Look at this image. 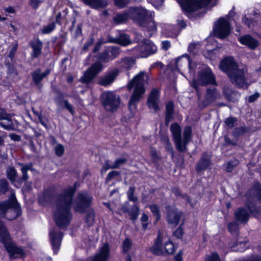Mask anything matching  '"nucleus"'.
Segmentation results:
<instances>
[{
    "label": "nucleus",
    "instance_id": "obj_1",
    "mask_svg": "<svg viewBox=\"0 0 261 261\" xmlns=\"http://www.w3.org/2000/svg\"><path fill=\"white\" fill-rule=\"evenodd\" d=\"M153 13L143 8H131L128 12L117 14L114 17L117 24L125 22L129 17L142 27L145 28L148 32V36H151L156 31V26L152 20Z\"/></svg>",
    "mask_w": 261,
    "mask_h": 261
},
{
    "label": "nucleus",
    "instance_id": "obj_2",
    "mask_svg": "<svg viewBox=\"0 0 261 261\" xmlns=\"http://www.w3.org/2000/svg\"><path fill=\"white\" fill-rule=\"evenodd\" d=\"M74 192L73 187L68 188L63 191L57 200L54 216L56 223L59 227L67 226L71 220L70 209Z\"/></svg>",
    "mask_w": 261,
    "mask_h": 261
},
{
    "label": "nucleus",
    "instance_id": "obj_3",
    "mask_svg": "<svg viewBox=\"0 0 261 261\" xmlns=\"http://www.w3.org/2000/svg\"><path fill=\"white\" fill-rule=\"evenodd\" d=\"M149 75L145 72H140L130 81L127 84L128 90L134 88V92L129 101L128 108L134 113L137 109V104L145 91L144 84L148 81Z\"/></svg>",
    "mask_w": 261,
    "mask_h": 261
},
{
    "label": "nucleus",
    "instance_id": "obj_4",
    "mask_svg": "<svg viewBox=\"0 0 261 261\" xmlns=\"http://www.w3.org/2000/svg\"><path fill=\"white\" fill-rule=\"evenodd\" d=\"M221 69L226 73L231 83L239 87H247L244 72L242 69H239L237 63L232 57L224 59L220 62Z\"/></svg>",
    "mask_w": 261,
    "mask_h": 261
},
{
    "label": "nucleus",
    "instance_id": "obj_5",
    "mask_svg": "<svg viewBox=\"0 0 261 261\" xmlns=\"http://www.w3.org/2000/svg\"><path fill=\"white\" fill-rule=\"evenodd\" d=\"M116 50L113 47H109L105 49L101 53L98 55L97 60L87 70L81 78V81L83 83H89L103 69V66L100 62L107 63L113 60L116 58V56L113 54Z\"/></svg>",
    "mask_w": 261,
    "mask_h": 261
},
{
    "label": "nucleus",
    "instance_id": "obj_6",
    "mask_svg": "<svg viewBox=\"0 0 261 261\" xmlns=\"http://www.w3.org/2000/svg\"><path fill=\"white\" fill-rule=\"evenodd\" d=\"M173 141L176 149L180 152H184L187 150V146L192 139V128L191 126L185 127L182 139L181 129L177 123H173L170 126Z\"/></svg>",
    "mask_w": 261,
    "mask_h": 261
},
{
    "label": "nucleus",
    "instance_id": "obj_7",
    "mask_svg": "<svg viewBox=\"0 0 261 261\" xmlns=\"http://www.w3.org/2000/svg\"><path fill=\"white\" fill-rule=\"evenodd\" d=\"M150 250L152 253L156 255L171 254L174 251V246L167 234L160 231Z\"/></svg>",
    "mask_w": 261,
    "mask_h": 261
},
{
    "label": "nucleus",
    "instance_id": "obj_8",
    "mask_svg": "<svg viewBox=\"0 0 261 261\" xmlns=\"http://www.w3.org/2000/svg\"><path fill=\"white\" fill-rule=\"evenodd\" d=\"M0 241L4 245L11 258H16V247L11 241L10 235L3 222L0 219Z\"/></svg>",
    "mask_w": 261,
    "mask_h": 261
},
{
    "label": "nucleus",
    "instance_id": "obj_9",
    "mask_svg": "<svg viewBox=\"0 0 261 261\" xmlns=\"http://www.w3.org/2000/svg\"><path fill=\"white\" fill-rule=\"evenodd\" d=\"M101 101L105 109L111 112L116 111L120 103L119 96L112 91L104 92L101 96Z\"/></svg>",
    "mask_w": 261,
    "mask_h": 261
},
{
    "label": "nucleus",
    "instance_id": "obj_10",
    "mask_svg": "<svg viewBox=\"0 0 261 261\" xmlns=\"http://www.w3.org/2000/svg\"><path fill=\"white\" fill-rule=\"evenodd\" d=\"M197 84L202 86L209 84L217 85L214 75L210 68L204 66L201 69L198 73L197 82H193L192 86L197 89Z\"/></svg>",
    "mask_w": 261,
    "mask_h": 261
},
{
    "label": "nucleus",
    "instance_id": "obj_11",
    "mask_svg": "<svg viewBox=\"0 0 261 261\" xmlns=\"http://www.w3.org/2000/svg\"><path fill=\"white\" fill-rule=\"evenodd\" d=\"M92 200L91 196L87 192H82L79 193L73 203V208L77 212L84 213L90 207Z\"/></svg>",
    "mask_w": 261,
    "mask_h": 261
},
{
    "label": "nucleus",
    "instance_id": "obj_12",
    "mask_svg": "<svg viewBox=\"0 0 261 261\" xmlns=\"http://www.w3.org/2000/svg\"><path fill=\"white\" fill-rule=\"evenodd\" d=\"M230 28L229 22L224 18H220L215 24L214 32L215 35L220 39L226 38L229 34Z\"/></svg>",
    "mask_w": 261,
    "mask_h": 261
},
{
    "label": "nucleus",
    "instance_id": "obj_13",
    "mask_svg": "<svg viewBox=\"0 0 261 261\" xmlns=\"http://www.w3.org/2000/svg\"><path fill=\"white\" fill-rule=\"evenodd\" d=\"M212 0H179L183 10L187 12L196 11L210 4Z\"/></svg>",
    "mask_w": 261,
    "mask_h": 261
},
{
    "label": "nucleus",
    "instance_id": "obj_14",
    "mask_svg": "<svg viewBox=\"0 0 261 261\" xmlns=\"http://www.w3.org/2000/svg\"><path fill=\"white\" fill-rule=\"evenodd\" d=\"M135 50L138 57L145 58L155 53L157 48L150 40H145L142 42L141 45L135 47Z\"/></svg>",
    "mask_w": 261,
    "mask_h": 261
},
{
    "label": "nucleus",
    "instance_id": "obj_15",
    "mask_svg": "<svg viewBox=\"0 0 261 261\" xmlns=\"http://www.w3.org/2000/svg\"><path fill=\"white\" fill-rule=\"evenodd\" d=\"M12 207L15 210L16 207V199L15 198V191L13 190L11 191V195L7 200L0 202V215H4V217H6L9 220H12L16 217V214H15L14 216L9 218L7 216V214H8V210L9 208Z\"/></svg>",
    "mask_w": 261,
    "mask_h": 261
},
{
    "label": "nucleus",
    "instance_id": "obj_16",
    "mask_svg": "<svg viewBox=\"0 0 261 261\" xmlns=\"http://www.w3.org/2000/svg\"><path fill=\"white\" fill-rule=\"evenodd\" d=\"M248 210L246 208H239L235 213V216L237 220L241 222H246L248 220L249 213H253L255 208L253 206V204L250 205L247 204Z\"/></svg>",
    "mask_w": 261,
    "mask_h": 261
},
{
    "label": "nucleus",
    "instance_id": "obj_17",
    "mask_svg": "<svg viewBox=\"0 0 261 261\" xmlns=\"http://www.w3.org/2000/svg\"><path fill=\"white\" fill-rule=\"evenodd\" d=\"M181 214V212L176 207H169L167 209V221L169 223L176 226L179 223Z\"/></svg>",
    "mask_w": 261,
    "mask_h": 261
},
{
    "label": "nucleus",
    "instance_id": "obj_18",
    "mask_svg": "<svg viewBox=\"0 0 261 261\" xmlns=\"http://www.w3.org/2000/svg\"><path fill=\"white\" fill-rule=\"evenodd\" d=\"M119 73V70L115 68L108 73L107 74L99 78L98 84L100 85L107 86L111 85L115 80Z\"/></svg>",
    "mask_w": 261,
    "mask_h": 261
},
{
    "label": "nucleus",
    "instance_id": "obj_19",
    "mask_svg": "<svg viewBox=\"0 0 261 261\" xmlns=\"http://www.w3.org/2000/svg\"><path fill=\"white\" fill-rule=\"evenodd\" d=\"M0 125L6 129H14V125L11 121V116L0 108Z\"/></svg>",
    "mask_w": 261,
    "mask_h": 261
},
{
    "label": "nucleus",
    "instance_id": "obj_20",
    "mask_svg": "<svg viewBox=\"0 0 261 261\" xmlns=\"http://www.w3.org/2000/svg\"><path fill=\"white\" fill-rule=\"evenodd\" d=\"M159 91L156 89H153L148 97L147 103L148 107L156 111L159 109V103L160 102Z\"/></svg>",
    "mask_w": 261,
    "mask_h": 261
},
{
    "label": "nucleus",
    "instance_id": "obj_21",
    "mask_svg": "<svg viewBox=\"0 0 261 261\" xmlns=\"http://www.w3.org/2000/svg\"><path fill=\"white\" fill-rule=\"evenodd\" d=\"M175 65L176 68L178 70H180V67L184 66H188L190 72H191L193 71V73H194V67H195V65L191 62L189 57L187 55H182L178 59H176Z\"/></svg>",
    "mask_w": 261,
    "mask_h": 261
},
{
    "label": "nucleus",
    "instance_id": "obj_22",
    "mask_svg": "<svg viewBox=\"0 0 261 261\" xmlns=\"http://www.w3.org/2000/svg\"><path fill=\"white\" fill-rule=\"evenodd\" d=\"M109 257V246L107 243L100 248L99 252L88 261H107Z\"/></svg>",
    "mask_w": 261,
    "mask_h": 261
},
{
    "label": "nucleus",
    "instance_id": "obj_23",
    "mask_svg": "<svg viewBox=\"0 0 261 261\" xmlns=\"http://www.w3.org/2000/svg\"><path fill=\"white\" fill-rule=\"evenodd\" d=\"M220 98V94L218 92L215 87L212 88H207L205 95V99L203 101V105L206 106L217 99Z\"/></svg>",
    "mask_w": 261,
    "mask_h": 261
},
{
    "label": "nucleus",
    "instance_id": "obj_24",
    "mask_svg": "<svg viewBox=\"0 0 261 261\" xmlns=\"http://www.w3.org/2000/svg\"><path fill=\"white\" fill-rule=\"evenodd\" d=\"M49 236L54 253H57L60 247L62 234L61 232H56L53 230L50 231Z\"/></svg>",
    "mask_w": 261,
    "mask_h": 261
},
{
    "label": "nucleus",
    "instance_id": "obj_25",
    "mask_svg": "<svg viewBox=\"0 0 261 261\" xmlns=\"http://www.w3.org/2000/svg\"><path fill=\"white\" fill-rule=\"evenodd\" d=\"M136 64V60L132 57H125L117 62V65L120 70L130 69Z\"/></svg>",
    "mask_w": 261,
    "mask_h": 261
},
{
    "label": "nucleus",
    "instance_id": "obj_26",
    "mask_svg": "<svg viewBox=\"0 0 261 261\" xmlns=\"http://www.w3.org/2000/svg\"><path fill=\"white\" fill-rule=\"evenodd\" d=\"M31 46L32 48V57L34 58L38 57L42 51L43 47L42 41L38 39H34L31 42Z\"/></svg>",
    "mask_w": 261,
    "mask_h": 261
},
{
    "label": "nucleus",
    "instance_id": "obj_27",
    "mask_svg": "<svg viewBox=\"0 0 261 261\" xmlns=\"http://www.w3.org/2000/svg\"><path fill=\"white\" fill-rule=\"evenodd\" d=\"M239 41L242 44L246 45L253 49L255 48L258 44V41L250 35H245L240 37Z\"/></svg>",
    "mask_w": 261,
    "mask_h": 261
},
{
    "label": "nucleus",
    "instance_id": "obj_28",
    "mask_svg": "<svg viewBox=\"0 0 261 261\" xmlns=\"http://www.w3.org/2000/svg\"><path fill=\"white\" fill-rule=\"evenodd\" d=\"M247 241H235L230 243L229 246L232 251L243 252L247 247Z\"/></svg>",
    "mask_w": 261,
    "mask_h": 261
},
{
    "label": "nucleus",
    "instance_id": "obj_29",
    "mask_svg": "<svg viewBox=\"0 0 261 261\" xmlns=\"http://www.w3.org/2000/svg\"><path fill=\"white\" fill-rule=\"evenodd\" d=\"M50 73V70L47 69L43 73L41 72L40 69H37L32 73L33 80L37 86L39 85L40 82Z\"/></svg>",
    "mask_w": 261,
    "mask_h": 261
},
{
    "label": "nucleus",
    "instance_id": "obj_30",
    "mask_svg": "<svg viewBox=\"0 0 261 261\" xmlns=\"http://www.w3.org/2000/svg\"><path fill=\"white\" fill-rule=\"evenodd\" d=\"M112 42H116L122 45L125 46L130 42L129 37L127 35L123 33H120L119 37L114 39Z\"/></svg>",
    "mask_w": 261,
    "mask_h": 261
},
{
    "label": "nucleus",
    "instance_id": "obj_31",
    "mask_svg": "<svg viewBox=\"0 0 261 261\" xmlns=\"http://www.w3.org/2000/svg\"><path fill=\"white\" fill-rule=\"evenodd\" d=\"M173 103L170 101L166 106V123L168 124L172 118Z\"/></svg>",
    "mask_w": 261,
    "mask_h": 261
},
{
    "label": "nucleus",
    "instance_id": "obj_32",
    "mask_svg": "<svg viewBox=\"0 0 261 261\" xmlns=\"http://www.w3.org/2000/svg\"><path fill=\"white\" fill-rule=\"evenodd\" d=\"M223 92L226 98L230 101L234 100V97L237 98L239 96L238 93L232 91L228 87H225L223 89Z\"/></svg>",
    "mask_w": 261,
    "mask_h": 261
},
{
    "label": "nucleus",
    "instance_id": "obj_33",
    "mask_svg": "<svg viewBox=\"0 0 261 261\" xmlns=\"http://www.w3.org/2000/svg\"><path fill=\"white\" fill-rule=\"evenodd\" d=\"M7 176L12 184L15 186V178L16 176V170L14 167H9L7 169Z\"/></svg>",
    "mask_w": 261,
    "mask_h": 261
},
{
    "label": "nucleus",
    "instance_id": "obj_34",
    "mask_svg": "<svg viewBox=\"0 0 261 261\" xmlns=\"http://www.w3.org/2000/svg\"><path fill=\"white\" fill-rule=\"evenodd\" d=\"M51 196L49 192L44 191L41 193L39 197V202L42 205H45L50 199Z\"/></svg>",
    "mask_w": 261,
    "mask_h": 261
},
{
    "label": "nucleus",
    "instance_id": "obj_35",
    "mask_svg": "<svg viewBox=\"0 0 261 261\" xmlns=\"http://www.w3.org/2000/svg\"><path fill=\"white\" fill-rule=\"evenodd\" d=\"M210 164V161L208 158L202 157L197 165L198 170H201L205 169Z\"/></svg>",
    "mask_w": 261,
    "mask_h": 261
},
{
    "label": "nucleus",
    "instance_id": "obj_36",
    "mask_svg": "<svg viewBox=\"0 0 261 261\" xmlns=\"http://www.w3.org/2000/svg\"><path fill=\"white\" fill-rule=\"evenodd\" d=\"M56 24L55 22H51L46 25H44L41 29V32L43 34H49L51 33L55 29Z\"/></svg>",
    "mask_w": 261,
    "mask_h": 261
},
{
    "label": "nucleus",
    "instance_id": "obj_37",
    "mask_svg": "<svg viewBox=\"0 0 261 261\" xmlns=\"http://www.w3.org/2000/svg\"><path fill=\"white\" fill-rule=\"evenodd\" d=\"M9 190L8 182L6 179L0 180V195L4 194Z\"/></svg>",
    "mask_w": 261,
    "mask_h": 261
},
{
    "label": "nucleus",
    "instance_id": "obj_38",
    "mask_svg": "<svg viewBox=\"0 0 261 261\" xmlns=\"http://www.w3.org/2000/svg\"><path fill=\"white\" fill-rule=\"evenodd\" d=\"M139 214V208L137 205H134L129 212V215L133 220H136Z\"/></svg>",
    "mask_w": 261,
    "mask_h": 261
},
{
    "label": "nucleus",
    "instance_id": "obj_39",
    "mask_svg": "<svg viewBox=\"0 0 261 261\" xmlns=\"http://www.w3.org/2000/svg\"><path fill=\"white\" fill-rule=\"evenodd\" d=\"M127 162V159L125 158H120L117 159L112 164V168L117 169L121 166L124 165Z\"/></svg>",
    "mask_w": 261,
    "mask_h": 261
},
{
    "label": "nucleus",
    "instance_id": "obj_40",
    "mask_svg": "<svg viewBox=\"0 0 261 261\" xmlns=\"http://www.w3.org/2000/svg\"><path fill=\"white\" fill-rule=\"evenodd\" d=\"M135 189L133 187H130L127 192L128 199L132 201L136 202L137 201V198L134 195Z\"/></svg>",
    "mask_w": 261,
    "mask_h": 261
},
{
    "label": "nucleus",
    "instance_id": "obj_41",
    "mask_svg": "<svg viewBox=\"0 0 261 261\" xmlns=\"http://www.w3.org/2000/svg\"><path fill=\"white\" fill-rule=\"evenodd\" d=\"M95 214L93 210H91L87 214L86 216V222L89 225H91L94 220Z\"/></svg>",
    "mask_w": 261,
    "mask_h": 261
},
{
    "label": "nucleus",
    "instance_id": "obj_42",
    "mask_svg": "<svg viewBox=\"0 0 261 261\" xmlns=\"http://www.w3.org/2000/svg\"><path fill=\"white\" fill-rule=\"evenodd\" d=\"M21 166V171L22 173V178L24 180H27L28 178V176L27 175V171L31 169V166L29 165H23L20 164Z\"/></svg>",
    "mask_w": 261,
    "mask_h": 261
},
{
    "label": "nucleus",
    "instance_id": "obj_43",
    "mask_svg": "<svg viewBox=\"0 0 261 261\" xmlns=\"http://www.w3.org/2000/svg\"><path fill=\"white\" fill-rule=\"evenodd\" d=\"M239 228L237 222H232L228 224V229L231 233L237 232Z\"/></svg>",
    "mask_w": 261,
    "mask_h": 261
},
{
    "label": "nucleus",
    "instance_id": "obj_44",
    "mask_svg": "<svg viewBox=\"0 0 261 261\" xmlns=\"http://www.w3.org/2000/svg\"><path fill=\"white\" fill-rule=\"evenodd\" d=\"M238 164L239 161L236 159H234L233 160L229 161L227 164L226 171L227 172H231L232 170L233 167L236 166Z\"/></svg>",
    "mask_w": 261,
    "mask_h": 261
},
{
    "label": "nucleus",
    "instance_id": "obj_45",
    "mask_svg": "<svg viewBox=\"0 0 261 261\" xmlns=\"http://www.w3.org/2000/svg\"><path fill=\"white\" fill-rule=\"evenodd\" d=\"M205 261H220V258L218 253L213 252L206 256Z\"/></svg>",
    "mask_w": 261,
    "mask_h": 261
},
{
    "label": "nucleus",
    "instance_id": "obj_46",
    "mask_svg": "<svg viewBox=\"0 0 261 261\" xmlns=\"http://www.w3.org/2000/svg\"><path fill=\"white\" fill-rule=\"evenodd\" d=\"M55 153L59 156H61L64 152L63 146L60 144H58L55 148Z\"/></svg>",
    "mask_w": 261,
    "mask_h": 261
},
{
    "label": "nucleus",
    "instance_id": "obj_47",
    "mask_svg": "<svg viewBox=\"0 0 261 261\" xmlns=\"http://www.w3.org/2000/svg\"><path fill=\"white\" fill-rule=\"evenodd\" d=\"M236 122L237 119L233 117L227 118L225 121L226 125L229 128L233 127Z\"/></svg>",
    "mask_w": 261,
    "mask_h": 261
},
{
    "label": "nucleus",
    "instance_id": "obj_48",
    "mask_svg": "<svg viewBox=\"0 0 261 261\" xmlns=\"http://www.w3.org/2000/svg\"><path fill=\"white\" fill-rule=\"evenodd\" d=\"M132 243L128 239H125L123 243V250L124 252H127L130 249Z\"/></svg>",
    "mask_w": 261,
    "mask_h": 261
},
{
    "label": "nucleus",
    "instance_id": "obj_49",
    "mask_svg": "<svg viewBox=\"0 0 261 261\" xmlns=\"http://www.w3.org/2000/svg\"><path fill=\"white\" fill-rule=\"evenodd\" d=\"M150 208L153 214L157 216V219H159L160 217V215L158 207L155 204H152L150 206Z\"/></svg>",
    "mask_w": 261,
    "mask_h": 261
},
{
    "label": "nucleus",
    "instance_id": "obj_50",
    "mask_svg": "<svg viewBox=\"0 0 261 261\" xmlns=\"http://www.w3.org/2000/svg\"><path fill=\"white\" fill-rule=\"evenodd\" d=\"M115 5L119 8H123L127 5L129 0H114Z\"/></svg>",
    "mask_w": 261,
    "mask_h": 261
},
{
    "label": "nucleus",
    "instance_id": "obj_51",
    "mask_svg": "<svg viewBox=\"0 0 261 261\" xmlns=\"http://www.w3.org/2000/svg\"><path fill=\"white\" fill-rule=\"evenodd\" d=\"M16 53V44L14 45L11 49V50L9 53L8 57L9 58L11 61H13V59L15 57V53Z\"/></svg>",
    "mask_w": 261,
    "mask_h": 261
},
{
    "label": "nucleus",
    "instance_id": "obj_52",
    "mask_svg": "<svg viewBox=\"0 0 261 261\" xmlns=\"http://www.w3.org/2000/svg\"><path fill=\"white\" fill-rule=\"evenodd\" d=\"M119 172L116 171H112L109 173L107 179L108 181L111 180L114 177L118 176Z\"/></svg>",
    "mask_w": 261,
    "mask_h": 261
},
{
    "label": "nucleus",
    "instance_id": "obj_53",
    "mask_svg": "<svg viewBox=\"0 0 261 261\" xmlns=\"http://www.w3.org/2000/svg\"><path fill=\"white\" fill-rule=\"evenodd\" d=\"M183 231L181 227H178L173 233L174 236L177 238H180L182 237Z\"/></svg>",
    "mask_w": 261,
    "mask_h": 261
},
{
    "label": "nucleus",
    "instance_id": "obj_54",
    "mask_svg": "<svg viewBox=\"0 0 261 261\" xmlns=\"http://www.w3.org/2000/svg\"><path fill=\"white\" fill-rule=\"evenodd\" d=\"M152 5L156 8H159L160 7L163 5L164 3V0H152Z\"/></svg>",
    "mask_w": 261,
    "mask_h": 261
},
{
    "label": "nucleus",
    "instance_id": "obj_55",
    "mask_svg": "<svg viewBox=\"0 0 261 261\" xmlns=\"http://www.w3.org/2000/svg\"><path fill=\"white\" fill-rule=\"evenodd\" d=\"M197 45L195 43H191L188 46V50L190 53L195 54L197 52Z\"/></svg>",
    "mask_w": 261,
    "mask_h": 261
},
{
    "label": "nucleus",
    "instance_id": "obj_56",
    "mask_svg": "<svg viewBox=\"0 0 261 261\" xmlns=\"http://www.w3.org/2000/svg\"><path fill=\"white\" fill-rule=\"evenodd\" d=\"M259 94L258 93H255L254 94L250 95L248 98V101L252 102L256 100L259 97Z\"/></svg>",
    "mask_w": 261,
    "mask_h": 261
},
{
    "label": "nucleus",
    "instance_id": "obj_57",
    "mask_svg": "<svg viewBox=\"0 0 261 261\" xmlns=\"http://www.w3.org/2000/svg\"><path fill=\"white\" fill-rule=\"evenodd\" d=\"M40 2H41L39 0H31L30 5L34 9H37L38 8Z\"/></svg>",
    "mask_w": 261,
    "mask_h": 261
},
{
    "label": "nucleus",
    "instance_id": "obj_58",
    "mask_svg": "<svg viewBox=\"0 0 261 261\" xmlns=\"http://www.w3.org/2000/svg\"><path fill=\"white\" fill-rule=\"evenodd\" d=\"M65 17L64 16H62L61 12L58 13L56 16V22L57 23L59 24H61V21L63 18Z\"/></svg>",
    "mask_w": 261,
    "mask_h": 261
},
{
    "label": "nucleus",
    "instance_id": "obj_59",
    "mask_svg": "<svg viewBox=\"0 0 261 261\" xmlns=\"http://www.w3.org/2000/svg\"><path fill=\"white\" fill-rule=\"evenodd\" d=\"M17 258L23 257L25 256V253L22 248L17 247Z\"/></svg>",
    "mask_w": 261,
    "mask_h": 261
},
{
    "label": "nucleus",
    "instance_id": "obj_60",
    "mask_svg": "<svg viewBox=\"0 0 261 261\" xmlns=\"http://www.w3.org/2000/svg\"><path fill=\"white\" fill-rule=\"evenodd\" d=\"M64 105H65V108L71 113H73V108H72V106L68 102V101L67 100H65L64 101Z\"/></svg>",
    "mask_w": 261,
    "mask_h": 261
},
{
    "label": "nucleus",
    "instance_id": "obj_61",
    "mask_svg": "<svg viewBox=\"0 0 261 261\" xmlns=\"http://www.w3.org/2000/svg\"><path fill=\"white\" fill-rule=\"evenodd\" d=\"M32 189V184L31 183H25V185L22 188V192L23 193L28 192L30 191Z\"/></svg>",
    "mask_w": 261,
    "mask_h": 261
},
{
    "label": "nucleus",
    "instance_id": "obj_62",
    "mask_svg": "<svg viewBox=\"0 0 261 261\" xmlns=\"http://www.w3.org/2000/svg\"><path fill=\"white\" fill-rule=\"evenodd\" d=\"M112 167V165H110L108 163H106L104 165L102 168L101 169V172L102 173H105L108 169H114Z\"/></svg>",
    "mask_w": 261,
    "mask_h": 261
},
{
    "label": "nucleus",
    "instance_id": "obj_63",
    "mask_svg": "<svg viewBox=\"0 0 261 261\" xmlns=\"http://www.w3.org/2000/svg\"><path fill=\"white\" fill-rule=\"evenodd\" d=\"M162 44L163 48L165 50L168 49L170 47V42L168 41H163Z\"/></svg>",
    "mask_w": 261,
    "mask_h": 261
},
{
    "label": "nucleus",
    "instance_id": "obj_64",
    "mask_svg": "<svg viewBox=\"0 0 261 261\" xmlns=\"http://www.w3.org/2000/svg\"><path fill=\"white\" fill-rule=\"evenodd\" d=\"M102 43H103V42H101V41H99L95 45V46L93 50V51L94 53H96V52L98 51L99 50V48Z\"/></svg>",
    "mask_w": 261,
    "mask_h": 261
}]
</instances>
